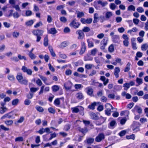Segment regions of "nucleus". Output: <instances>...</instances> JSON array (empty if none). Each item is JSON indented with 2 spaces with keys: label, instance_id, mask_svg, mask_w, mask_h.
<instances>
[{
  "label": "nucleus",
  "instance_id": "nucleus-10",
  "mask_svg": "<svg viewBox=\"0 0 148 148\" xmlns=\"http://www.w3.org/2000/svg\"><path fill=\"white\" fill-rule=\"evenodd\" d=\"M72 83L70 82H68L64 84V86L66 90H70L72 87Z\"/></svg>",
  "mask_w": 148,
  "mask_h": 148
},
{
  "label": "nucleus",
  "instance_id": "nucleus-62",
  "mask_svg": "<svg viewBox=\"0 0 148 148\" xmlns=\"http://www.w3.org/2000/svg\"><path fill=\"white\" fill-rule=\"evenodd\" d=\"M141 47L142 50L145 51L147 48V46L146 44H144L142 45Z\"/></svg>",
  "mask_w": 148,
  "mask_h": 148
},
{
  "label": "nucleus",
  "instance_id": "nucleus-47",
  "mask_svg": "<svg viewBox=\"0 0 148 148\" xmlns=\"http://www.w3.org/2000/svg\"><path fill=\"white\" fill-rule=\"evenodd\" d=\"M126 137L127 139H132L134 140L135 138V136L134 134H132L129 136H127Z\"/></svg>",
  "mask_w": 148,
  "mask_h": 148
},
{
  "label": "nucleus",
  "instance_id": "nucleus-16",
  "mask_svg": "<svg viewBox=\"0 0 148 148\" xmlns=\"http://www.w3.org/2000/svg\"><path fill=\"white\" fill-rule=\"evenodd\" d=\"M120 71V69L119 67H115L114 74L116 78H118L119 77V73Z\"/></svg>",
  "mask_w": 148,
  "mask_h": 148
},
{
  "label": "nucleus",
  "instance_id": "nucleus-36",
  "mask_svg": "<svg viewBox=\"0 0 148 148\" xmlns=\"http://www.w3.org/2000/svg\"><path fill=\"white\" fill-rule=\"evenodd\" d=\"M36 108L37 110L39 112H42L44 111L43 108L40 106H36Z\"/></svg>",
  "mask_w": 148,
  "mask_h": 148
},
{
  "label": "nucleus",
  "instance_id": "nucleus-2",
  "mask_svg": "<svg viewBox=\"0 0 148 148\" xmlns=\"http://www.w3.org/2000/svg\"><path fill=\"white\" fill-rule=\"evenodd\" d=\"M16 78L18 82L20 84L25 85L27 84V80L25 79H23L22 73H20L17 74L16 76Z\"/></svg>",
  "mask_w": 148,
  "mask_h": 148
},
{
  "label": "nucleus",
  "instance_id": "nucleus-42",
  "mask_svg": "<svg viewBox=\"0 0 148 148\" xmlns=\"http://www.w3.org/2000/svg\"><path fill=\"white\" fill-rule=\"evenodd\" d=\"M71 125L69 124H67L65 125L64 127V130L66 131H68L71 128Z\"/></svg>",
  "mask_w": 148,
  "mask_h": 148
},
{
  "label": "nucleus",
  "instance_id": "nucleus-33",
  "mask_svg": "<svg viewBox=\"0 0 148 148\" xmlns=\"http://www.w3.org/2000/svg\"><path fill=\"white\" fill-rule=\"evenodd\" d=\"M13 121L12 120H6L4 121L5 123L7 126L11 125L13 124Z\"/></svg>",
  "mask_w": 148,
  "mask_h": 148
},
{
  "label": "nucleus",
  "instance_id": "nucleus-34",
  "mask_svg": "<svg viewBox=\"0 0 148 148\" xmlns=\"http://www.w3.org/2000/svg\"><path fill=\"white\" fill-rule=\"evenodd\" d=\"M130 64L129 62H128L126 65V66L125 67L124 70V71L126 72H127L130 70Z\"/></svg>",
  "mask_w": 148,
  "mask_h": 148
},
{
  "label": "nucleus",
  "instance_id": "nucleus-25",
  "mask_svg": "<svg viewBox=\"0 0 148 148\" xmlns=\"http://www.w3.org/2000/svg\"><path fill=\"white\" fill-rule=\"evenodd\" d=\"M90 116L92 119L95 120H97L98 119V116L94 112H92L90 113Z\"/></svg>",
  "mask_w": 148,
  "mask_h": 148
},
{
  "label": "nucleus",
  "instance_id": "nucleus-15",
  "mask_svg": "<svg viewBox=\"0 0 148 148\" xmlns=\"http://www.w3.org/2000/svg\"><path fill=\"white\" fill-rule=\"evenodd\" d=\"M120 71V69L119 67H115L114 74L116 78H118L119 77V73Z\"/></svg>",
  "mask_w": 148,
  "mask_h": 148
},
{
  "label": "nucleus",
  "instance_id": "nucleus-14",
  "mask_svg": "<svg viewBox=\"0 0 148 148\" xmlns=\"http://www.w3.org/2000/svg\"><path fill=\"white\" fill-rule=\"evenodd\" d=\"M100 80L103 82V84L104 86H106L109 82V79H107L104 76H101L100 77Z\"/></svg>",
  "mask_w": 148,
  "mask_h": 148
},
{
  "label": "nucleus",
  "instance_id": "nucleus-54",
  "mask_svg": "<svg viewBox=\"0 0 148 148\" xmlns=\"http://www.w3.org/2000/svg\"><path fill=\"white\" fill-rule=\"evenodd\" d=\"M136 82L139 85L142 84L143 83V80L142 79L137 77L136 79Z\"/></svg>",
  "mask_w": 148,
  "mask_h": 148
},
{
  "label": "nucleus",
  "instance_id": "nucleus-59",
  "mask_svg": "<svg viewBox=\"0 0 148 148\" xmlns=\"http://www.w3.org/2000/svg\"><path fill=\"white\" fill-rule=\"evenodd\" d=\"M135 7L132 5L129 6L128 8V10H131L134 11L135 10Z\"/></svg>",
  "mask_w": 148,
  "mask_h": 148
},
{
  "label": "nucleus",
  "instance_id": "nucleus-58",
  "mask_svg": "<svg viewBox=\"0 0 148 148\" xmlns=\"http://www.w3.org/2000/svg\"><path fill=\"white\" fill-rule=\"evenodd\" d=\"M36 83L37 85L39 86H41L42 84L40 79L39 78L36 80Z\"/></svg>",
  "mask_w": 148,
  "mask_h": 148
},
{
  "label": "nucleus",
  "instance_id": "nucleus-30",
  "mask_svg": "<svg viewBox=\"0 0 148 148\" xmlns=\"http://www.w3.org/2000/svg\"><path fill=\"white\" fill-rule=\"evenodd\" d=\"M93 60V58L88 54L87 55L84 57L85 61H92Z\"/></svg>",
  "mask_w": 148,
  "mask_h": 148
},
{
  "label": "nucleus",
  "instance_id": "nucleus-22",
  "mask_svg": "<svg viewBox=\"0 0 148 148\" xmlns=\"http://www.w3.org/2000/svg\"><path fill=\"white\" fill-rule=\"evenodd\" d=\"M39 76L45 84L47 85H50L51 84V83H49L47 82V79L46 77H44L41 75H39Z\"/></svg>",
  "mask_w": 148,
  "mask_h": 148
},
{
  "label": "nucleus",
  "instance_id": "nucleus-64",
  "mask_svg": "<svg viewBox=\"0 0 148 148\" xmlns=\"http://www.w3.org/2000/svg\"><path fill=\"white\" fill-rule=\"evenodd\" d=\"M140 148H148V145L144 143H142L141 144Z\"/></svg>",
  "mask_w": 148,
  "mask_h": 148
},
{
  "label": "nucleus",
  "instance_id": "nucleus-28",
  "mask_svg": "<svg viewBox=\"0 0 148 148\" xmlns=\"http://www.w3.org/2000/svg\"><path fill=\"white\" fill-rule=\"evenodd\" d=\"M134 109L136 110L138 113L140 114L142 113V109L141 108L138 106L136 105Z\"/></svg>",
  "mask_w": 148,
  "mask_h": 148
},
{
  "label": "nucleus",
  "instance_id": "nucleus-20",
  "mask_svg": "<svg viewBox=\"0 0 148 148\" xmlns=\"http://www.w3.org/2000/svg\"><path fill=\"white\" fill-rule=\"evenodd\" d=\"M19 100L18 99L16 98L13 99L11 103L13 106H15L19 103Z\"/></svg>",
  "mask_w": 148,
  "mask_h": 148
},
{
  "label": "nucleus",
  "instance_id": "nucleus-19",
  "mask_svg": "<svg viewBox=\"0 0 148 148\" xmlns=\"http://www.w3.org/2000/svg\"><path fill=\"white\" fill-rule=\"evenodd\" d=\"M49 39L48 36L47 35L44 37L43 40V45L45 47H47L48 45Z\"/></svg>",
  "mask_w": 148,
  "mask_h": 148
},
{
  "label": "nucleus",
  "instance_id": "nucleus-31",
  "mask_svg": "<svg viewBox=\"0 0 148 148\" xmlns=\"http://www.w3.org/2000/svg\"><path fill=\"white\" fill-rule=\"evenodd\" d=\"M96 102H94L90 105H89L88 106V108L90 110H93L95 109V106L96 105Z\"/></svg>",
  "mask_w": 148,
  "mask_h": 148
},
{
  "label": "nucleus",
  "instance_id": "nucleus-27",
  "mask_svg": "<svg viewBox=\"0 0 148 148\" xmlns=\"http://www.w3.org/2000/svg\"><path fill=\"white\" fill-rule=\"evenodd\" d=\"M105 107L106 109V110H111V109H113L114 108L111 104L108 103L105 104Z\"/></svg>",
  "mask_w": 148,
  "mask_h": 148
},
{
  "label": "nucleus",
  "instance_id": "nucleus-18",
  "mask_svg": "<svg viewBox=\"0 0 148 148\" xmlns=\"http://www.w3.org/2000/svg\"><path fill=\"white\" fill-rule=\"evenodd\" d=\"M76 96L77 99L79 100H83L84 98V96L81 92L77 93L76 94Z\"/></svg>",
  "mask_w": 148,
  "mask_h": 148
},
{
  "label": "nucleus",
  "instance_id": "nucleus-11",
  "mask_svg": "<svg viewBox=\"0 0 148 148\" xmlns=\"http://www.w3.org/2000/svg\"><path fill=\"white\" fill-rule=\"evenodd\" d=\"M57 33V31L55 27H52L48 30V33L49 34L55 35Z\"/></svg>",
  "mask_w": 148,
  "mask_h": 148
},
{
  "label": "nucleus",
  "instance_id": "nucleus-24",
  "mask_svg": "<svg viewBox=\"0 0 148 148\" xmlns=\"http://www.w3.org/2000/svg\"><path fill=\"white\" fill-rule=\"evenodd\" d=\"M93 92V90L91 88L88 87L86 93L87 94L90 96H92Z\"/></svg>",
  "mask_w": 148,
  "mask_h": 148
},
{
  "label": "nucleus",
  "instance_id": "nucleus-60",
  "mask_svg": "<svg viewBox=\"0 0 148 148\" xmlns=\"http://www.w3.org/2000/svg\"><path fill=\"white\" fill-rule=\"evenodd\" d=\"M84 15V13L82 12H79L77 13V16L78 18H81Z\"/></svg>",
  "mask_w": 148,
  "mask_h": 148
},
{
  "label": "nucleus",
  "instance_id": "nucleus-53",
  "mask_svg": "<svg viewBox=\"0 0 148 148\" xmlns=\"http://www.w3.org/2000/svg\"><path fill=\"white\" fill-rule=\"evenodd\" d=\"M72 71L70 69L66 70L65 72V74L66 75H70L72 74Z\"/></svg>",
  "mask_w": 148,
  "mask_h": 148
},
{
  "label": "nucleus",
  "instance_id": "nucleus-1",
  "mask_svg": "<svg viewBox=\"0 0 148 148\" xmlns=\"http://www.w3.org/2000/svg\"><path fill=\"white\" fill-rule=\"evenodd\" d=\"M32 33L34 36H36V42H38L41 39V36L43 35L44 31L39 29H34Z\"/></svg>",
  "mask_w": 148,
  "mask_h": 148
},
{
  "label": "nucleus",
  "instance_id": "nucleus-32",
  "mask_svg": "<svg viewBox=\"0 0 148 148\" xmlns=\"http://www.w3.org/2000/svg\"><path fill=\"white\" fill-rule=\"evenodd\" d=\"M67 46V43L66 41H64L62 42L59 46L60 48L63 49Z\"/></svg>",
  "mask_w": 148,
  "mask_h": 148
},
{
  "label": "nucleus",
  "instance_id": "nucleus-38",
  "mask_svg": "<svg viewBox=\"0 0 148 148\" xmlns=\"http://www.w3.org/2000/svg\"><path fill=\"white\" fill-rule=\"evenodd\" d=\"M1 130L5 131H8L9 130V129L5 127L3 125H0V131Z\"/></svg>",
  "mask_w": 148,
  "mask_h": 148
},
{
  "label": "nucleus",
  "instance_id": "nucleus-45",
  "mask_svg": "<svg viewBox=\"0 0 148 148\" xmlns=\"http://www.w3.org/2000/svg\"><path fill=\"white\" fill-rule=\"evenodd\" d=\"M34 23V21L33 20H31L26 22L25 24L27 26H31Z\"/></svg>",
  "mask_w": 148,
  "mask_h": 148
},
{
  "label": "nucleus",
  "instance_id": "nucleus-37",
  "mask_svg": "<svg viewBox=\"0 0 148 148\" xmlns=\"http://www.w3.org/2000/svg\"><path fill=\"white\" fill-rule=\"evenodd\" d=\"M79 131L82 133L83 134H84V135H85L87 131V129L86 128H80L79 129Z\"/></svg>",
  "mask_w": 148,
  "mask_h": 148
},
{
  "label": "nucleus",
  "instance_id": "nucleus-46",
  "mask_svg": "<svg viewBox=\"0 0 148 148\" xmlns=\"http://www.w3.org/2000/svg\"><path fill=\"white\" fill-rule=\"evenodd\" d=\"M97 3L101 5L102 7H104L107 4V2H103L99 0L97 1Z\"/></svg>",
  "mask_w": 148,
  "mask_h": 148
},
{
  "label": "nucleus",
  "instance_id": "nucleus-40",
  "mask_svg": "<svg viewBox=\"0 0 148 148\" xmlns=\"http://www.w3.org/2000/svg\"><path fill=\"white\" fill-rule=\"evenodd\" d=\"M90 30V28L89 27L87 26L84 27L82 29V30L83 32H89Z\"/></svg>",
  "mask_w": 148,
  "mask_h": 148
},
{
  "label": "nucleus",
  "instance_id": "nucleus-21",
  "mask_svg": "<svg viewBox=\"0 0 148 148\" xmlns=\"http://www.w3.org/2000/svg\"><path fill=\"white\" fill-rule=\"evenodd\" d=\"M10 100L11 99L10 97H6L4 99L3 102H1L0 103H1L2 105L5 106L6 104V103L9 102Z\"/></svg>",
  "mask_w": 148,
  "mask_h": 148
},
{
  "label": "nucleus",
  "instance_id": "nucleus-48",
  "mask_svg": "<svg viewBox=\"0 0 148 148\" xmlns=\"http://www.w3.org/2000/svg\"><path fill=\"white\" fill-rule=\"evenodd\" d=\"M97 49L96 48H94L91 50V54L93 56H95L97 53Z\"/></svg>",
  "mask_w": 148,
  "mask_h": 148
},
{
  "label": "nucleus",
  "instance_id": "nucleus-41",
  "mask_svg": "<svg viewBox=\"0 0 148 148\" xmlns=\"http://www.w3.org/2000/svg\"><path fill=\"white\" fill-rule=\"evenodd\" d=\"M8 78L9 80L11 81H14L15 79L14 75H8Z\"/></svg>",
  "mask_w": 148,
  "mask_h": 148
},
{
  "label": "nucleus",
  "instance_id": "nucleus-61",
  "mask_svg": "<svg viewBox=\"0 0 148 148\" xmlns=\"http://www.w3.org/2000/svg\"><path fill=\"white\" fill-rule=\"evenodd\" d=\"M50 135L51 136L50 138L48 139V140H51L53 138H54L56 136V134L55 132L53 134H51Z\"/></svg>",
  "mask_w": 148,
  "mask_h": 148
},
{
  "label": "nucleus",
  "instance_id": "nucleus-57",
  "mask_svg": "<svg viewBox=\"0 0 148 148\" xmlns=\"http://www.w3.org/2000/svg\"><path fill=\"white\" fill-rule=\"evenodd\" d=\"M31 101L28 99H26L24 101V104L27 106L29 105L31 103Z\"/></svg>",
  "mask_w": 148,
  "mask_h": 148
},
{
  "label": "nucleus",
  "instance_id": "nucleus-39",
  "mask_svg": "<svg viewBox=\"0 0 148 148\" xmlns=\"http://www.w3.org/2000/svg\"><path fill=\"white\" fill-rule=\"evenodd\" d=\"M108 51L110 52H112L114 51V47L113 44L111 45L108 48Z\"/></svg>",
  "mask_w": 148,
  "mask_h": 148
},
{
  "label": "nucleus",
  "instance_id": "nucleus-6",
  "mask_svg": "<svg viewBox=\"0 0 148 148\" xmlns=\"http://www.w3.org/2000/svg\"><path fill=\"white\" fill-rule=\"evenodd\" d=\"M108 40L107 38H104L101 41L100 44V49L101 50H104L107 44Z\"/></svg>",
  "mask_w": 148,
  "mask_h": 148
},
{
  "label": "nucleus",
  "instance_id": "nucleus-3",
  "mask_svg": "<svg viewBox=\"0 0 148 148\" xmlns=\"http://www.w3.org/2000/svg\"><path fill=\"white\" fill-rule=\"evenodd\" d=\"M75 18L69 24V26L74 29L78 28L80 25V23L79 22H76Z\"/></svg>",
  "mask_w": 148,
  "mask_h": 148
},
{
  "label": "nucleus",
  "instance_id": "nucleus-63",
  "mask_svg": "<svg viewBox=\"0 0 148 148\" xmlns=\"http://www.w3.org/2000/svg\"><path fill=\"white\" fill-rule=\"evenodd\" d=\"M92 18H88L86 19V24H90L92 22Z\"/></svg>",
  "mask_w": 148,
  "mask_h": 148
},
{
  "label": "nucleus",
  "instance_id": "nucleus-55",
  "mask_svg": "<svg viewBox=\"0 0 148 148\" xmlns=\"http://www.w3.org/2000/svg\"><path fill=\"white\" fill-rule=\"evenodd\" d=\"M60 21L62 22L65 23L67 21V19L66 17L64 16L61 17L60 18Z\"/></svg>",
  "mask_w": 148,
  "mask_h": 148
},
{
  "label": "nucleus",
  "instance_id": "nucleus-43",
  "mask_svg": "<svg viewBox=\"0 0 148 148\" xmlns=\"http://www.w3.org/2000/svg\"><path fill=\"white\" fill-rule=\"evenodd\" d=\"M126 133V131L125 130H123L121 131L119 133V135L121 137H122L125 136Z\"/></svg>",
  "mask_w": 148,
  "mask_h": 148
},
{
  "label": "nucleus",
  "instance_id": "nucleus-4",
  "mask_svg": "<svg viewBox=\"0 0 148 148\" xmlns=\"http://www.w3.org/2000/svg\"><path fill=\"white\" fill-rule=\"evenodd\" d=\"M105 138L104 134L103 133H99L95 138L96 142H99L103 140Z\"/></svg>",
  "mask_w": 148,
  "mask_h": 148
},
{
  "label": "nucleus",
  "instance_id": "nucleus-56",
  "mask_svg": "<svg viewBox=\"0 0 148 148\" xmlns=\"http://www.w3.org/2000/svg\"><path fill=\"white\" fill-rule=\"evenodd\" d=\"M18 57L20 60L23 59L25 60H27L26 57L25 56H22L21 55L18 54Z\"/></svg>",
  "mask_w": 148,
  "mask_h": 148
},
{
  "label": "nucleus",
  "instance_id": "nucleus-26",
  "mask_svg": "<svg viewBox=\"0 0 148 148\" xmlns=\"http://www.w3.org/2000/svg\"><path fill=\"white\" fill-rule=\"evenodd\" d=\"M1 107L0 108L1 109V110H0V113L1 114H3L7 110V108L6 107H5V106L2 105L1 103H0Z\"/></svg>",
  "mask_w": 148,
  "mask_h": 148
},
{
  "label": "nucleus",
  "instance_id": "nucleus-50",
  "mask_svg": "<svg viewBox=\"0 0 148 148\" xmlns=\"http://www.w3.org/2000/svg\"><path fill=\"white\" fill-rule=\"evenodd\" d=\"M77 48V45L76 44H73L70 47V49H71L75 50Z\"/></svg>",
  "mask_w": 148,
  "mask_h": 148
},
{
  "label": "nucleus",
  "instance_id": "nucleus-44",
  "mask_svg": "<svg viewBox=\"0 0 148 148\" xmlns=\"http://www.w3.org/2000/svg\"><path fill=\"white\" fill-rule=\"evenodd\" d=\"M15 142H21L23 141V139L22 136H19L16 138L15 139Z\"/></svg>",
  "mask_w": 148,
  "mask_h": 148
},
{
  "label": "nucleus",
  "instance_id": "nucleus-52",
  "mask_svg": "<svg viewBox=\"0 0 148 148\" xmlns=\"http://www.w3.org/2000/svg\"><path fill=\"white\" fill-rule=\"evenodd\" d=\"M112 15V13L111 12H107L106 14V17L108 18Z\"/></svg>",
  "mask_w": 148,
  "mask_h": 148
},
{
  "label": "nucleus",
  "instance_id": "nucleus-13",
  "mask_svg": "<svg viewBox=\"0 0 148 148\" xmlns=\"http://www.w3.org/2000/svg\"><path fill=\"white\" fill-rule=\"evenodd\" d=\"M93 39H88L87 40L88 43V48H91L94 47V43L93 40Z\"/></svg>",
  "mask_w": 148,
  "mask_h": 148
},
{
  "label": "nucleus",
  "instance_id": "nucleus-9",
  "mask_svg": "<svg viewBox=\"0 0 148 148\" xmlns=\"http://www.w3.org/2000/svg\"><path fill=\"white\" fill-rule=\"evenodd\" d=\"M106 120V118L101 116L98 118L97 121L96 122L97 124L98 125H100L105 122Z\"/></svg>",
  "mask_w": 148,
  "mask_h": 148
},
{
  "label": "nucleus",
  "instance_id": "nucleus-35",
  "mask_svg": "<svg viewBox=\"0 0 148 148\" xmlns=\"http://www.w3.org/2000/svg\"><path fill=\"white\" fill-rule=\"evenodd\" d=\"M8 119H10L11 118H13L14 117V116L15 115L13 111H12L11 112L8 113Z\"/></svg>",
  "mask_w": 148,
  "mask_h": 148
},
{
  "label": "nucleus",
  "instance_id": "nucleus-49",
  "mask_svg": "<svg viewBox=\"0 0 148 148\" xmlns=\"http://www.w3.org/2000/svg\"><path fill=\"white\" fill-rule=\"evenodd\" d=\"M94 139L92 138H89L87 140V143L89 144L93 143L94 141Z\"/></svg>",
  "mask_w": 148,
  "mask_h": 148
},
{
  "label": "nucleus",
  "instance_id": "nucleus-8",
  "mask_svg": "<svg viewBox=\"0 0 148 148\" xmlns=\"http://www.w3.org/2000/svg\"><path fill=\"white\" fill-rule=\"evenodd\" d=\"M22 70L23 72L26 73L29 75H31L32 74V70L29 69H27V67L25 66H23L21 69Z\"/></svg>",
  "mask_w": 148,
  "mask_h": 148
},
{
  "label": "nucleus",
  "instance_id": "nucleus-5",
  "mask_svg": "<svg viewBox=\"0 0 148 148\" xmlns=\"http://www.w3.org/2000/svg\"><path fill=\"white\" fill-rule=\"evenodd\" d=\"M81 47L79 52V54L82 55L84 54L86 51V43L84 42H81Z\"/></svg>",
  "mask_w": 148,
  "mask_h": 148
},
{
  "label": "nucleus",
  "instance_id": "nucleus-23",
  "mask_svg": "<svg viewBox=\"0 0 148 148\" xmlns=\"http://www.w3.org/2000/svg\"><path fill=\"white\" fill-rule=\"evenodd\" d=\"M59 86L57 85H54L51 87V89L53 92H56L59 90Z\"/></svg>",
  "mask_w": 148,
  "mask_h": 148
},
{
  "label": "nucleus",
  "instance_id": "nucleus-12",
  "mask_svg": "<svg viewBox=\"0 0 148 148\" xmlns=\"http://www.w3.org/2000/svg\"><path fill=\"white\" fill-rule=\"evenodd\" d=\"M112 40L114 43H118L119 40V37L118 35H115L112 37Z\"/></svg>",
  "mask_w": 148,
  "mask_h": 148
},
{
  "label": "nucleus",
  "instance_id": "nucleus-7",
  "mask_svg": "<svg viewBox=\"0 0 148 148\" xmlns=\"http://www.w3.org/2000/svg\"><path fill=\"white\" fill-rule=\"evenodd\" d=\"M76 34L78 35V36L77 38L78 39H83L85 36V35L84 33L83 32L82 30L79 29L76 32Z\"/></svg>",
  "mask_w": 148,
  "mask_h": 148
},
{
  "label": "nucleus",
  "instance_id": "nucleus-51",
  "mask_svg": "<svg viewBox=\"0 0 148 148\" xmlns=\"http://www.w3.org/2000/svg\"><path fill=\"white\" fill-rule=\"evenodd\" d=\"M19 35V34L18 32H14L12 33V36L14 38H17Z\"/></svg>",
  "mask_w": 148,
  "mask_h": 148
},
{
  "label": "nucleus",
  "instance_id": "nucleus-17",
  "mask_svg": "<svg viewBox=\"0 0 148 148\" xmlns=\"http://www.w3.org/2000/svg\"><path fill=\"white\" fill-rule=\"evenodd\" d=\"M60 99H63L64 100V98L63 97L60 98H57L54 101V104L56 106H58L60 104Z\"/></svg>",
  "mask_w": 148,
  "mask_h": 148
},
{
  "label": "nucleus",
  "instance_id": "nucleus-29",
  "mask_svg": "<svg viewBox=\"0 0 148 148\" xmlns=\"http://www.w3.org/2000/svg\"><path fill=\"white\" fill-rule=\"evenodd\" d=\"M48 49H49V51L51 54V55L53 57H55L56 56V55L53 51V48L51 46H49L48 47Z\"/></svg>",
  "mask_w": 148,
  "mask_h": 148
}]
</instances>
